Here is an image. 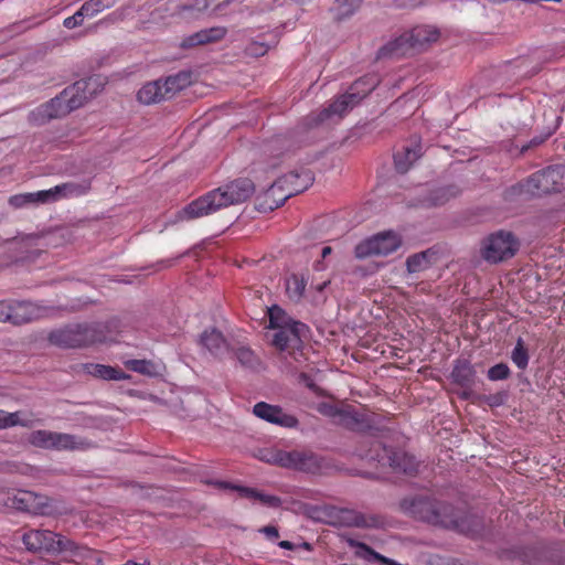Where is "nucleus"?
Here are the masks:
<instances>
[{
	"label": "nucleus",
	"mask_w": 565,
	"mask_h": 565,
	"mask_svg": "<svg viewBox=\"0 0 565 565\" xmlns=\"http://www.w3.org/2000/svg\"><path fill=\"white\" fill-rule=\"evenodd\" d=\"M255 192V185L247 178H239L192 201L181 212L184 220H194L213 214L231 205L247 201Z\"/></svg>",
	"instance_id": "f257e3e1"
},
{
	"label": "nucleus",
	"mask_w": 565,
	"mask_h": 565,
	"mask_svg": "<svg viewBox=\"0 0 565 565\" xmlns=\"http://www.w3.org/2000/svg\"><path fill=\"white\" fill-rule=\"evenodd\" d=\"M87 86L88 83L86 81H78L67 86L57 96L30 111L29 122L40 126L78 109L89 98L86 92Z\"/></svg>",
	"instance_id": "f03ea898"
},
{
	"label": "nucleus",
	"mask_w": 565,
	"mask_h": 565,
	"mask_svg": "<svg viewBox=\"0 0 565 565\" xmlns=\"http://www.w3.org/2000/svg\"><path fill=\"white\" fill-rule=\"evenodd\" d=\"M403 509L414 519L431 525L463 531L461 513L450 503L430 497L404 500Z\"/></svg>",
	"instance_id": "7ed1b4c3"
},
{
	"label": "nucleus",
	"mask_w": 565,
	"mask_h": 565,
	"mask_svg": "<svg viewBox=\"0 0 565 565\" xmlns=\"http://www.w3.org/2000/svg\"><path fill=\"white\" fill-rule=\"evenodd\" d=\"M365 444H370L371 449L369 451H360V457L377 461L381 466H387L395 472L412 475L417 470L418 465L413 456L388 449L376 440L372 443L365 441Z\"/></svg>",
	"instance_id": "20e7f679"
},
{
	"label": "nucleus",
	"mask_w": 565,
	"mask_h": 565,
	"mask_svg": "<svg viewBox=\"0 0 565 565\" xmlns=\"http://www.w3.org/2000/svg\"><path fill=\"white\" fill-rule=\"evenodd\" d=\"M29 443L38 448L54 450H86L92 447V443L76 435L57 433L45 429L33 430L29 437Z\"/></svg>",
	"instance_id": "39448f33"
},
{
	"label": "nucleus",
	"mask_w": 565,
	"mask_h": 565,
	"mask_svg": "<svg viewBox=\"0 0 565 565\" xmlns=\"http://www.w3.org/2000/svg\"><path fill=\"white\" fill-rule=\"evenodd\" d=\"M518 249L519 242L510 232L498 231L482 241L480 255L487 263L498 264L512 258Z\"/></svg>",
	"instance_id": "423d86ee"
},
{
	"label": "nucleus",
	"mask_w": 565,
	"mask_h": 565,
	"mask_svg": "<svg viewBox=\"0 0 565 565\" xmlns=\"http://www.w3.org/2000/svg\"><path fill=\"white\" fill-rule=\"evenodd\" d=\"M271 465L308 473H317L323 468V460L310 450L278 451L268 459Z\"/></svg>",
	"instance_id": "0eeeda50"
},
{
	"label": "nucleus",
	"mask_w": 565,
	"mask_h": 565,
	"mask_svg": "<svg viewBox=\"0 0 565 565\" xmlns=\"http://www.w3.org/2000/svg\"><path fill=\"white\" fill-rule=\"evenodd\" d=\"M402 245L401 237L394 232L379 233L359 243L354 248V255L359 259L371 256H387Z\"/></svg>",
	"instance_id": "6e6552de"
},
{
	"label": "nucleus",
	"mask_w": 565,
	"mask_h": 565,
	"mask_svg": "<svg viewBox=\"0 0 565 565\" xmlns=\"http://www.w3.org/2000/svg\"><path fill=\"white\" fill-rule=\"evenodd\" d=\"M527 191L541 195L559 192L565 188V166L548 167L532 174L526 181Z\"/></svg>",
	"instance_id": "1a4fd4ad"
},
{
	"label": "nucleus",
	"mask_w": 565,
	"mask_h": 565,
	"mask_svg": "<svg viewBox=\"0 0 565 565\" xmlns=\"http://www.w3.org/2000/svg\"><path fill=\"white\" fill-rule=\"evenodd\" d=\"M50 341L63 348H82L97 341L96 331L87 324H77L52 332Z\"/></svg>",
	"instance_id": "9d476101"
},
{
	"label": "nucleus",
	"mask_w": 565,
	"mask_h": 565,
	"mask_svg": "<svg viewBox=\"0 0 565 565\" xmlns=\"http://www.w3.org/2000/svg\"><path fill=\"white\" fill-rule=\"evenodd\" d=\"M289 146L290 140L284 136H276L265 141L260 149V159L256 163L257 169L267 172L277 168Z\"/></svg>",
	"instance_id": "9b49d317"
},
{
	"label": "nucleus",
	"mask_w": 565,
	"mask_h": 565,
	"mask_svg": "<svg viewBox=\"0 0 565 565\" xmlns=\"http://www.w3.org/2000/svg\"><path fill=\"white\" fill-rule=\"evenodd\" d=\"M6 504L33 514L49 513V499L31 491H18L11 497L9 495Z\"/></svg>",
	"instance_id": "f8f14e48"
},
{
	"label": "nucleus",
	"mask_w": 565,
	"mask_h": 565,
	"mask_svg": "<svg viewBox=\"0 0 565 565\" xmlns=\"http://www.w3.org/2000/svg\"><path fill=\"white\" fill-rule=\"evenodd\" d=\"M256 417L281 427L294 428L298 425V419L284 412L278 405H271L266 402H258L253 407Z\"/></svg>",
	"instance_id": "ddd939ff"
},
{
	"label": "nucleus",
	"mask_w": 565,
	"mask_h": 565,
	"mask_svg": "<svg viewBox=\"0 0 565 565\" xmlns=\"http://www.w3.org/2000/svg\"><path fill=\"white\" fill-rule=\"evenodd\" d=\"M92 188L89 179L81 181H70L57 184L49 190H44L43 196H46L47 203L57 202L63 199H73L87 194Z\"/></svg>",
	"instance_id": "4468645a"
},
{
	"label": "nucleus",
	"mask_w": 565,
	"mask_h": 565,
	"mask_svg": "<svg viewBox=\"0 0 565 565\" xmlns=\"http://www.w3.org/2000/svg\"><path fill=\"white\" fill-rule=\"evenodd\" d=\"M287 188L277 179L262 195L257 198L258 209L263 212L273 211L281 206L289 198Z\"/></svg>",
	"instance_id": "2eb2a0df"
},
{
	"label": "nucleus",
	"mask_w": 565,
	"mask_h": 565,
	"mask_svg": "<svg viewBox=\"0 0 565 565\" xmlns=\"http://www.w3.org/2000/svg\"><path fill=\"white\" fill-rule=\"evenodd\" d=\"M56 533L49 530H31L22 536V542L26 550L31 552H47L54 550V540Z\"/></svg>",
	"instance_id": "dca6fc26"
},
{
	"label": "nucleus",
	"mask_w": 565,
	"mask_h": 565,
	"mask_svg": "<svg viewBox=\"0 0 565 565\" xmlns=\"http://www.w3.org/2000/svg\"><path fill=\"white\" fill-rule=\"evenodd\" d=\"M288 194L297 195L310 188L315 181L313 173L308 169L291 171L278 179Z\"/></svg>",
	"instance_id": "f3484780"
},
{
	"label": "nucleus",
	"mask_w": 565,
	"mask_h": 565,
	"mask_svg": "<svg viewBox=\"0 0 565 565\" xmlns=\"http://www.w3.org/2000/svg\"><path fill=\"white\" fill-rule=\"evenodd\" d=\"M42 310L30 301L10 300V319L12 324H23L39 319Z\"/></svg>",
	"instance_id": "a211bd4d"
},
{
	"label": "nucleus",
	"mask_w": 565,
	"mask_h": 565,
	"mask_svg": "<svg viewBox=\"0 0 565 565\" xmlns=\"http://www.w3.org/2000/svg\"><path fill=\"white\" fill-rule=\"evenodd\" d=\"M305 324H294L281 329H276V333L273 337L271 344L279 351H285L290 347H295L300 342Z\"/></svg>",
	"instance_id": "6ab92c4d"
},
{
	"label": "nucleus",
	"mask_w": 565,
	"mask_h": 565,
	"mask_svg": "<svg viewBox=\"0 0 565 565\" xmlns=\"http://www.w3.org/2000/svg\"><path fill=\"white\" fill-rule=\"evenodd\" d=\"M422 147L417 141L404 145L401 150L394 154L395 168L399 173L407 172L412 166L420 158Z\"/></svg>",
	"instance_id": "aec40b11"
},
{
	"label": "nucleus",
	"mask_w": 565,
	"mask_h": 565,
	"mask_svg": "<svg viewBox=\"0 0 565 565\" xmlns=\"http://www.w3.org/2000/svg\"><path fill=\"white\" fill-rule=\"evenodd\" d=\"M359 103L347 92L337 98L329 107L322 109L319 114V121L322 122L333 117L342 118L351 109H353Z\"/></svg>",
	"instance_id": "412c9836"
},
{
	"label": "nucleus",
	"mask_w": 565,
	"mask_h": 565,
	"mask_svg": "<svg viewBox=\"0 0 565 565\" xmlns=\"http://www.w3.org/2000/svg\"><path fill=\"white\" fill-rule=\"evenodd\" d=\"M338 520L345 526L354 527H376L380 525V520L375 515H365L354 510L341 509L338 513Z\"/></svg>",
	"instance_id": "4be33fe9"
},
{
	"label": "nucleus",
	"mask_w": 565,
	"mask_h": 565,
	"mask_svg": "<svg viewBox=\"0 0 565 565\" xmlns=\"http://www.w3.org/2000/svg\"><path fill=\"white\" fill-rule=\"evenodd\" d=\"M414 53L411 41L408 39L407 32H404L398 38L387 42L385 45H383L379 52L377 57L379 58H393V57H401L405 56L407 54Z\"/></svg>",
	"instance_id": "5701e85b"
},
{
	"label": "nucleus",
	"mask_w": 565,
	"mask_h": 565,
	"mask_svg": "<svg viewBox=\"0 0 565 565\" xmlns=\"http://www.w3.org/2000/svg\"><path fill=\"white\" fill-rule=\"evenodd\" d=\"M226 35V29L223 26H214L195 32L182 41L181 46L184 49L203 45L222 40Z\"/></svg>",
	"instance_id": "b1692460"
},
{
	"label": "nucleus",
	"mask_w": 565,
	"mask_h": 565,
	"mask_svg": "<svg viewBox=\"0 0 565 565\" xmlns=\"http://www.w3.org/2000/svg\"><path fill=\"white\" fill-rule=\"evenodd\" d=\"M407 34L414 53L424 50L439 36L438 31L428 25L416 26L407 31Z\"/></svg>",
	"instance_id": "393cba45"
},
{
	"label": "nucleus",
	"mask_w": 565,
	"mask_h": 565,
	"mask_svg": "<svg viewBox=\"0 0 565 565\" xmlns=\"http://www.w3.org/2000/svg\"><path fill=\"white\" fill-rule=\"evenodd\" d=\"M233 0H186L180 8L183 12L216 14Z\"/></svg>",
	"instance_id": "a878e982"
},
{
	"label": "nucleus",
	"mask_w": 565,
	"mask_h": 565,
	"mask_svg": "<svg viewBox=\"0 0 565 565\" xmlns=\"http://www.w3.org/2000/svg\"><path fill=\"white\" fill-rule=\"evenodd\" d=\"M191 83L192 73L190 71H180L162 79V92L166 94L167 99H170L179 92L190 86Z\"/></svg>",
	"instance_id": "bb28decb"
},
{
	"label": "nucleus",
	"mask_w": 565,
	"mask_h": 565,
	"mask_svg": "<svg viewBox=\"0 0 565 565\" xmlns=\"http://www.w3.org/2000/svg\"><path fill=\"white\" fill-rule=\"evenodd\" d=\"M436 262L437 252L433 248H428L408 256L406 259V268L409 274L420 273L428 269Z\"/></svg>",
	"instance_id": "cd10ccee"
},
{
	"label": "nucleus",
	"mask_w": 565,
	"mask_h": 565,
	"mask_svg": "<svg viewBox=\"0 0 565 565\" xmlns=\"http://www.w3.org/2000/svg\"><path fill=\"white\" fill-rule=\"evenodd\" d=\"M200 343L211 354L218 356L227 349V343L222 332L215 328L205 330L200 337Z\"/></svg>",
	"instance_id": "c85d7f7f"
},
{
	"label": "nucleus",
	"mask_w": 565,
	"mask_h": 565,
	"mask_svg": "<svg viewBox=\"0 0 565 565\" xmlns=\"http://www.w3.org/2000/svg\"><path fill=\"white\" fill-rule=\"evenodd\" d=\"M320 412L329 416L339 417V422L350 429H361L364 424L363 416L356 412L340 411L329 405L322 406Z\"/></svg>",
	"instance_id": "c756f323"
},
{
	"label": "nucleus",
	"mask_w": 565,
	"mask_h": 565,
	"mask_svg": "<svg viewBox=\"0 0 565 565\" xmlns=\"http://www.w3.org/2000/svg\"><path fill=\"white\" fill-rule=\"evenodd\" d=\"M452 381L465 388H470L475 384L476 371L467 360H458L451 372Z\"/></svg>",
	"instance_id": "7c9ffc66"
},
{
	"label": "nucleus",
	"mask_w": 565,
	"mask_h": 565,
	"mask_svg": "<svg viewBox=\"0 0 565 565\" xmlns=\"http://www.w3.org/2000/svg\"><path fill=\"white\" fill-rule=\"evenodd\" d=\"M162 88V79L149 82L139 89L137 98L145 105L160 103L167 99Z\"/></svg>",
	"instance_id": "2f4dec72"
},
{
	"label": "nucleus",
	"mask_w": 565,
	"mask_h": 565,
	"mask_svg": "<svg viewBox=\"0 0 565 565\" xmlns=\"http://www.w3.org/2000/svg\"><path fill=\"white\" fill-rule=\"evenodd\" d=\"M85 371L96 379L107 381H121L128 379L120 369L98 363H88L84 365Z\"/></svg>",
	"instance_id": "473e14b6"
},
{
	"label": "nucleus",
	"mask_w": 565,
	"mask_h": 565,
	"mask_svg": "<svg viewBox=\"0 0 565 565\" xmlns=\"http://www.w3.org/2000/svg\"><path fill=\"white\" fill-rule=\"evenodd\" d=\"M375 75H366L356 79L348 89V93L360 104L377 85Z\"/></svg>",
	"instance_id": "72a5a7b5"
},
{
	"label": "nucleus",
	"mask_w": 565,
	"mask_h": 565,
	"mask_svg": "<svg viewBox=\"0 0 565 565\" xmlns=\"http://www.w3.org/2000/svg\"><path fill=\"white\" fill-rule=\"evenodd\" d=\"M362 2L363 0H333L330 12L335 20L341 21L353 15Z\"/></svg>",
	"instance_id": "f704fd0d"
},
{
	"label": "nucleus",
	"mask_w": 565,
	"mask_h": 565,
	"mask_svg": "<svg viewBox=\"0 0 565 565\" xmlns=\"http://www.w3.org/2000/svg\"><path fill=\"white\" fill-rule=\"evenodd\" d=\"M44 190L38 192L20 193L9 198V204L14 209H21L30 204H47Z\"/></svg>",
	"instance_id": "c9c22d12"
},
{
	"label": "nucleus",
	"mask_w": 565,
	"mask_h": 565,
	"mask_svg": "<svg viewBox=\"0 0 565 565\" xmlns=\"http://www.w3.org/2000/svg\"><path fill=\"white\" fill-rule=\"evenodd\" d=\"M269 317V324L267 328L269 329H281L285 327H290L294 324H299V321H296L287 316V313L278 306H273L267 309Z\"/></svg>",
	"instance_id": "e433bc0d"
},
{
	"label": "nucleus",
	"mask_w": 565,
	"mask_h": 565,
	"mask_svg": "<svg viewBox=\"0 0 565 565\" xmlns=\"http://www.w3.org/2000/svg\"><path fill=\"white\" fill-rule=\"evenodd\" d=\"M235 358L239 364L250 371H257L262 367L260 359L248 347H239L234 351Z\"/></svg>",
	"instance_id": "4c0bfd02"
},
{
	"label": "nucleus",
	"mask_w": 565,
	"mask_h": 565,
	"mask_svg": "<svg viewBox=\"0 0 565 565\" xmlns=\"http://www.w3.org/2000/svg\"><path fill=\"white\" fill-rule=\"evenodd\" d=\"M114 3L115 0L110 2H105L104 0H88L82 4L79 11L84 18L90 19L103 12L105 9L113 7Z\"/></svg>",
	"instance_id": "58836bf2"
},
{
	"label": "nucleus",
	"mask_w": 565,
	"mask_h": 565,
	"mask_svg": "<svg viewBox=\"0 0 565 565\" xmlns=\"http://www.w3.org/2000/svg\"><path fill=\"white\" fill-rule=\"evenodd\" d=\"M460 192L459 186L455 184L438 188L431 194V202L435 205L445 204L450 199L458 196Z\"/></svg>",
	"instance_id": "ea45409f"
},
{
	"label": "nucleus",
	"mask_w": 565,
	"mask_h": 565,
	"mask_svg": "<svg viewBox=\"0 0 565 565\" xmlns=\"http://www.w3.org/2000/svg\"><path fill=\"white\" fill-rule=\"evenodd\" d=\"M306 280L299 275H291L286 281V290L290 299L299 300L305 292Z\"/></svg>",
	"instance_id": "a19ab883"
},
{
	"label": "nucleus",
	"mask_w": 565,
	"mask_h": 565,
	"mask_svg": "<svg viewBox=\"0 0 565 565\" xmlns=\"http://www.w3.org/2000/svg\"><path fill=\"white\" fill-rule=\"evenodd\" d=\"M511 360L520 369L525 370L529 364V353L522 338H519L511 353Z\"/></svg>",
	"instance_id": "79ce46f5"
},
{
	"label": "nucleus",
	"mask_w": 565,
	"mask_h": 565,
	"mask_svg": "<svg viewBox=\"0 0 565 565\" xmlns=\"http://www.w3.org/2000/svg\"><path fill=\"white\" fill-rule=\"evenodd\" d=\"M21 415V412L8 413L2 411V429L13 426L31 427L33 422L22 418Z\"/></svg>",
	"instance_id": "37998d69"
},
{
	"label": "nucleus",
	"mask_w": 565,
	"mask_h": 565,
	"mask_svg": "<svg viewBox=\"0 0 565 565\" xmlns=\"http://www.w3.org/2000/svg\"><path fill=\"white\" fill-rule=\"evenodd\" d=\"M54 550H52L53 554H58L63 552H71L75 553L79 546L72 540L61 535L56 534V539L54 540Z\"/></svg>",
	"instance_id": "c03bdc74"
},
{
	"label": "nucleus",
	"mask_w": 565,
	"mask_h": 565,
	"mask_svg": "<svg viewBox=\"0 0 565 565\" xmlns=\"http://www.w3.org/2000/svg\"><path fill=\"white\" fill-rule=\"evenodd\" d=\"M269 49H270V45L265 42L252 41L245 47V53H246V55L252 56V57H260V56H264L268 52Z\"/></svg>",
	"instance_id": "a18cd8bd"
},
{
	"label": "nucleus",
	"mask_w": 565,
	"mask_h": 565,
	"mask_svg": "<svg viewBox=\"0 0 565 565\" xmlns=\"http://www.w3.org/2000/svg\"><path fill=\"white\" fill-rule=\"evenodd\" d=\"M510 374H511L510 369L504 363H498V364L491 366L488 371V377L491 381L505 380L510 376Z\"/></svg>",
	"instance_id": "49530a36"
},
{
	"label": "nucleus",
	"mask_w": 565,
	"mask_h": 565,
	"mask_svg": "<svg viewBox=\"0 0 565 565\" xmlns=\"http://www.w3.org/2000/svg\"><path fill=\"white\" fill-rule=\"evenodd\" d=\"M556 129V126H554L552 129H550L545 134H541L539 136L533 137L526 145H523L520 149L521 153H524L525 151L536 148L541 146L543 142L547 140V138L552 135V132Z\"/></svg>",
	"instance_id": "de8ad7c7"
},
{
	"label": "nucleus",
	"mask_w": 565,
	"mask_h": 565,
	"mask_svg": "<svg viewBox=\"0 0 565 565\" xmlns=\"http://www.w3.org/2000/svg\"><path fill=\"white\" fill-rule=\"evenodd\" d=\"M262 504L269 508H279L282 504V501L279 497L267 494L259 491L258 499Z\"/></svg>",
	"instance_id": "09e8293b"
},
{
	"label": "nucleus",
	"mask_w": 565,
	"mask_h": 565,
	"mask_svg": "<svg viewBox=\"0 0 565 565\" xmlns=\"http://www.w3.org/2000/svg\"><path fill=\"white\" fill-rule=\"evenodd\" d=\"M127 366L135 372L146 374L149 373L151 364L146 360H131L127 363Z\"/></svg>",
	"instance_id": "8fccbe9b"
},
{
	"label": "nucleus",
	"mask_w": 565,
	"mask_h": 565,
	"mask_svg": "<svg viewBox=\"0 0 565 565\" xmlns=\"http://www.w3.org/2000/svg\"><path fill=\"white\" fill-rule=\"evenodd\" d=\"M84 17L81 14V11L77 10L72 17H68L64 20L63 24L66 29H74L81 26L83 24Z\"/></svg>",
	"instance_id": "3c124183"
},
{
	"label": "nucleus",
	"mask_w": 565,
	"mask_h": 565,
	"mask_svg": "<svg viewBox=\"0 0 565 565\" xmlns=\"http://www.w3.org/2000/svg\"><path fill=\"white\" fill-rule=\"evenodd\" d=\"M235 491H237L239 493V495L243 498H248V499H254V500H257L258 494H259V491L257 489L249 488V487H243V486L235 487Z\"/></svg>",
	"instance_id": "603ef678"
},
{
	"label": "nucleus",
	"mask_w": 565,
	"mask_h": 565,
	"mask_svg": "<svg viewBox=\"0 0 565 565\" xmlns=\"http://www.w3.org/2000/svg\"><path fill=\"white\" fill-rule=\"evenodd\" d=\"M235 491H237L239 493V495L243 498H248V499H254V500H257L258 494H259V491L257 489L249 488V487H243V486L235 487Z\"/></svg>",
	"instance_id": "864d4df0"
},
{
	"label": "nucleus",
	"mask_w": 565,
	"mask_h": 565,
	"mask_svg": "<svg viewBox=\"0 0 565 565\" xmlns=\"http://www.w3.org/2000/svg\"><path fill=\"white\" fill-rule=\"evenodd\" d=\"M10 319V300L0 301V322H9Z\"/></svg>",
	"instance_id": "5fc2aeb1"
},
{
	"label": "nucleus",
	"mask_w": 565,
	"mask_h": 565,
	"mask_svg": "<svg viewBox=\"0 0 565 565\" xmlns=\"http://www.w3.org/2000/svg\"><path fill=\"white\" fill-rule=\"evenodd\" d=\"M505 398V393H497L494 395L489 396L487 401L490 406H500L504 403Z\"/></svg>",
	"instance_id": "6e6d98bb"
},
{
	"label": "nucleus",
	"mask_w": 565,
	"mask_h": 565,
	"mask_svg": "<svg viewBox=\"0 0 565 565\" xmlns=\"http://www.w3.org/2000/svg\"><path fill=\"white\" fill-rule=\"evenodd\" d=\"M419 2H420V0H393V3L395 4V7L402 8V9L414 8Z\"/></svg>",
	"instance_id": "4d7b16f0"
},
{
	"label": "nucleus",
	"mask_w": 565,
	"mask_h": 565,
	"mask_svg": "<svg viewBox=\"0 0 565 565\" xmlns=\"http://www.w3.org/2000/svg\"><path fill=\"white\" fill-rule=\"evenodd\" d=\"M260 532H263L268 539H277L279 536L278 529L273 525L264 526Z\"/></svg>",
	"instance_id": "13d9d810"
},
{
	"label": "nucleus",
	"mask_w": 565,
	"mask_h": 565,
	"mask_svg": "<svg viewBox=\"0 0 565 565\" xmlns=\"http://www.w3.org/2000/svg\"><path fill=\"white\" fill-rule=\"evenodd\" d=\"M211 483L214 484L215 487L220 488V489L235 490V487H237L236 484H232V483L226 482V481H213Z\"/></svg>",
	"instance_id": "bf43d9fd"
},
{
	"label": "nucleus",
	"mask_w": 565,
	"mask_h": 565,
	"mask_svg": "<svg viewBox=\"0 0 565 565\" xmlns=\"http://www.w3.org/2000/svg\"><path fill=\"white\" fill-rule=\"evenodd\" d=\"M279 547L284 548V550H294L295 545L289 542V541H280L278 543Z\"/></svg>",
	"instance_id": "052dcab7"
},
{
	"label": "nucleus",
	"mask_w": 565,
	"mask_h": 565,
	"mask_svg": "<svg viewBox=\"0 0 565 565\" xmlns=\"http://www.w3.org/2000/svg\"><path fill=\"white\" fill-rule=\"evenodd\" d=\"M279 450H270L268 451L266 455H264L262 457V460L268 462V463H271L268 459L271 458L274 456V454L278 452Z\"/></svg>",
	"instance_id": "680f3d73"
},
{
	"label": "nucleus",
	"mask_w": 565,
	"mask_h": 565,
	"mask_svg": "<svg viewBox=\"0 0 565 565\" xmlns=\"http://www.w3.org/2000/svg\"><path fill=\"white\" fill-rule=\"evenodd\" d=\"M332 252V248L330 246H326L322 248L321 256L322 258H326L328 255H330Z\"/></svg>",
	"instance_id": "e2e57ef3"
},
{
	"label": "nucleus",
	"mask_w": 565,
	"mask_h": 565,
	"mask_svg": "<svg viewBox=\"0 0 565 565\" xmlns=\"http://www.w3.org/2000/svg\"><path fill=\"white\" fill-rule=\"evenodd\" d=\"M328 284H329V281H323L322 284L317 285L316 286L317 291L321 292L327 287Z\"/></svg>",
	"instance_id": "0e129e2a"
},
{
	"label": "nucleus",
	"mask_w": 565,
	"mask_h": 565,
	"mask_svg": "<svg viewBox=\"0 0 565 565\" xmlns=\"http://www.w3.org/2000/svg\"><path fill=\"white\" fill-rule=\"evenodd\" d=\"M44 565H61V564H58L56 562H46Z\"/></svg>",
	"instance_id": "69168bd1"
},
{
	"label": "nucleus",
	"mask_w": 565,
	"mask_h": 565,
	"mask_svg": "<svg viewBox=\"0 0 565 565\" xmlns=\"http://www.w3.org/2000/svg\"><path fill=\"white\" fill-rule=\"evenodd\" d=\"M302 546L306 548V550H310V544L309 543H303Z\"/></svg>",
	"instance_id": "338daca9"
},
{
	"label": "nucleus",
	"mask_w": 565,
	"mask_h": 565,
	"mask_svg": "<svg viewBox=\"0 0 565 565\" xmlns=\"http://www.w3.org/2000/svg\"><path fill=\"white\" fill-rule=\"evenodd\" d=\"M28 237H29L30 239H35V238H38V235L32 234V235H29Z\"/></svg>",
	"instance_id": "774afa93"
}]
</instances>
